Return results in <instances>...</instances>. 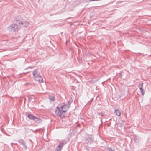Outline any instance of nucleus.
<instances>
[{
    "label": "nucleus",
    "instance_id": "nucleus-14",
    "mask_svg": "<svg viewBox=\"0 0 151 151\" xmlns=\"http://www.w3.org/2000/svg\"><path fill=\"white\" fill-rule=\"evenodd\" d=\"M143 83H142V84H139V85H138V87L139 88H143Z\"/></svg>",
    "mask_w": 151,
    "mask_h": 151
},
{
    "label": "nucleus",
    "instance_id": "nucleus-10",
    "mask_svg": "<svg viewBox=\"0 0 151 151\" xmlns=\"http://www.w3.org/2000/svg\"><path fill=\"white\" fill-rule=\"evenodd\" d=\"M115 113L118 116H119L121 115L120 112L118 110L115 109Z\"/></svg>",
    "mask_w": 151,
    "mask_h": 151
},
{
    "label": "nucleus",
    "instance_id": "nucleus-3",
    "mask_svg": "<svg viewBox=\"0 0 151 151\" xmlns=\"http://www.w3.org/2000/svg\"><path fill=\"white\" fill-rule=\"evenodd\" d=\"M8 30L12 32L18 30V25L15 24H13L8 27Z\"/></svg>",
    "mask_w": 151,
    "mask_h": 151
},
{
    "label": "nucleus",
    "instance_id": "nucleus-5",
    "mask_svg": "<svg viewBox=\"0 0 151 151\" xmlns=\"http://www.w3.org/2000/svg\"><path fill=\"white\" fill-rule=\"evenodd\" d=\"M19 142L22 145L23 147H24L25 150L27 149V146L26 145L25 142L22 139H20L18 140Z\"/></svg>",
    "mask_w": 151,
    "mask_h": 151
},
{
    "label": "nucleus",
    "instance_id": "nucleus-16",
    "mask_svg": "<svg viewBox=\"0 0 151 151\" xmlns=\"http://www.w3.org/2000/svg\"><path fill=\"white\" fill-rule=\"evenodd\" d=\"M99 115V117H100V116H103V114L102 113H100Z\"/></svg>",
    "mask_w": 151,
    "mask_h": 151
},
{
    "label": "nucleus",
    "instance_id": "nucleus-17",
    "mask_svg": "<svg viewBox=\"0 0 151 151\" xmlns=\"http://www.w3.org/2000/svg\"><path fill=\"white\" fill-rule=\"evenodd\" d=\"M14 144H15V145H17V144H16V143H14Z\"/></svg>",
    "mask_w": 151,
    "mask_h": 151
},
{
    "label": "nucleus",
    "instance_id": "nucleus-18",
    "mask_svg": "<svg viewBox=\"0 0 151 151\" xmlns=\"http://www.w3.org/2000/svg\"><path fill=\"white\" fill-rule=\"evenodd\" d=\"M13 144V143H11V144L12 145Z\"/></svg>",
    "mask_w": 151,
    "mask_h": 151
},
{
    "label": "nucleus",
    "instance_id": "nucleus-6",
    "mask_svg": "<svg viewBox=\"0 0 151 151\" xmlns=\"http://www.w3.org/2000/svg\"><path fill=\"white\" fill-rule=\"evenodd\" d=\"M26 115L31 120H33V119H34L35 116L28 113H26Z\"/></svg>",
    "mask_w": 151,
    "mask_h": 151
},
{
    "label": "nucleus",
    "instance_id": "nucleus-15",
    "mask_svg": "<svg viewBox=\"0 0 151 151\" xmlns=\"http://www.w3.org/2000/svg\"><path fill=\"white\" fill-rule=\"evenodd\" d=\"M107 150L109 151H114L113 150H112V149L110 147L108 148Z\"/></svg>",
    "mask_w": 151,
    "mask_h": 151
},
{
    "label": "nucleus",
    "instance_id": "nucleus-8",
    "mask_svg": "<svg viewBox=\"0 0 151 151\" xmlns=\"http://www.w3.org/2000/svg\"><path fill=\"white\" fill-rule=\"evenodd\" d=\"M33 120L35 121L37 123H38L41 122V119L35 116L34 117V119H33Z\"/></svg>",
    "mask_w": 151,
    "mask_h": 151
},
{
    "label": "nucleus",
    "instance_id": "nucleus-13",
    "mask_svg": "<svg viewBox=\"0 0 151 151\" xmlns=\"http://www.w3.org/2000/svg\"><path fill=\"white\" fill-rule=\"evenodd\" d=\"M134 141H135V142H136V143H137V142H138L139 141V140H138V139H137V137H134Z\"/></svg>",
    "mask_w": 151,
    "mask_h": 151
},
{
    "label": "nucleus",
    "instance_id": "nucleus-9",
    "mask_svg": "<svg viewBox=\"0 0 151 151\" xmlns=\"http://www.w3.org/2000/svg\"><path fill=\"white\" fill-rule=\"evenodd\" d=\"M86 142L87 143L91 144L93 142V140L91 138L89 137L86 139Z\"/></svg>",
    "mask_w": 151,
    "mask_h": 151
},
{
    "label": "nucleus",
    "instance_id": "nucleus-2",
    "mask_svg": "<svg viewBox=\"0 0 151 151\" xmlns=\"http://www.w3.org/2000/svg\"><path fill=\"white\" fill-rule=\"evenodd\" d=\"M33 74L34 76V78L35 80L37 81L39 83L43 82V80L42 77L38 73L37 69L34 70L33 72Z\"/></svg>",
    "mask_w": 151,
    "mask_h": 151
},
{
    "label": "nucleus",
    "instance_id": "nucleus-1",
    "mask_svg": "<svg viewBox=\"0 0 151 151\" xmlns=\"http://www.w3.org/2000/svg\"><path fill=\"white\" fill-rule=\"evenodd\" d=\"M70 106L68 103H63L59 105L56 108V114L61 118L64 117L65 113L69 109Z\"/></svg>",
    "mask_w": 151,
    "mask_h": 151
},
{
    "label": "nucleus",
    "instance_id": "nucleus-11",
    "mask_svg": "<svg viewBox=\"0 0 151 151\" xmlns=\"http://www.w3.org/2000/svg\"><path fill=\"white\" fill-rule=\"evenodd\" d=\"M140 91V93L143 96L145 93L144 89H143V88H139Z\"/></svg>",
    "mask_w": 151,
    "mask_h": 151
},
{
    "label": "nucleus",
    "instance_id": "nucleus-7",
    "mask_svg": "<svg viewBox=\"0 0 151 151\" xmlns=\"http://www.w3.org/2000/svg\"><path fill=\"white\" fill-rule=\"evenodd\" d=\"M63 142H61L60 143L58 147L56 148V151H60L61 149L63 147Z\"/></svg>",
    "mask_w": 151,
    "mask_h": 151
},
{
    "label": "nucleus",
    "instance_id": "nucleus-4",
    "mask_svg": "<svg viewBox=\"0 0 151 151\" xmlns=\"http://www.w3.org/2000/svg\"><path fill=\"white\" fill-rule=\"evenodd\" d=\"M20 27H27L29 25V23L27 21L20 22L19 23Z\"/></svg>",
    "mask_w": 151,
    "mask_h": 151
},
{
    "label": "nucleus",
    "instance_id": "nucleus-12",
    "mask_svg": "<svg viewBox=\"0 0 151 151\" xmlns=\"http://www.w3.org/2000/svg\"><path fill=\"white\" fill-rule=\"evenodd\" d=\"M49 98L51 101H54V97L52 96H49Z\"/></svg>",
    "mask_w": 151,
    "mask_h": 151
}]
</instances>
